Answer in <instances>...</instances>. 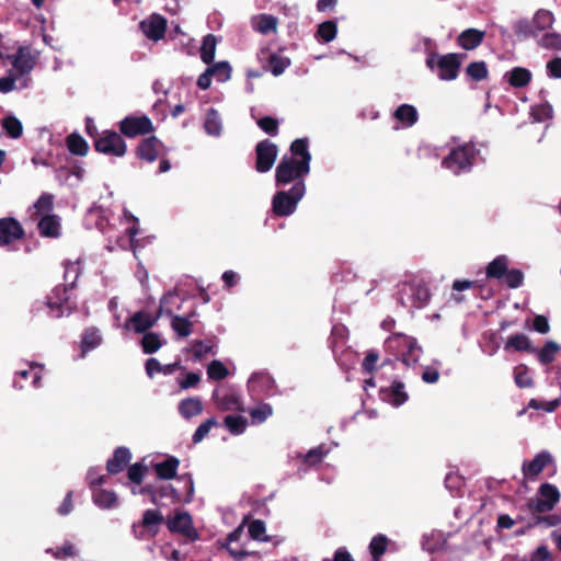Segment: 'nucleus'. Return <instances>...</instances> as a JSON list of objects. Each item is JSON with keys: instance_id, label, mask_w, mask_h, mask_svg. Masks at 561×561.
Listing matches in <instances>:
<instances>
[{"instance_id": "obj_1", "label": "nucleus", "mask_w": 561, "mask_h": 561, "mask_svg": "<svg viewBox=\"0 0 561 561\" xmlns=\"http://www.w3.org/2000/svg\"><path fill=\"white\" fill-rule=\"evenodd\" d=\"M309 173L310 165L297 162L294 157L285 154L275 169V185L280 187L289 183H293V185L306 184L305 179Z\"/></svg>"}, {"instance_id": "obj_2", "label": "nucleus", "mask_w": 561, "mask_h": 561, "mask_svg": "<svg viewBox=\"0 0 561 561\" xmlns=\"http://www.w3.org/2000/svg\"><path fill=\"white\" fill-rule=\"evenodd\" d=\"M174 299V293H167L165 295L162 296L159 309L154 317H151L150 314L142 310L137 311L126 320L125 328L129 329L131 327L133 330L138 334L147 333L149 329L156 325L157 321L162 314L172 316L173 310L168 307V304Z\"/></svg>"}, {"instance_id": "obj_3", "label": "nucleus", "mask_w": 561, "mask_h": 561, "mask_svg": "<svg viewBox=\"0 0 561 561\" xmlns=\"http://www.w3.org/2000/svg\"><path fill=\"white\" fill-rule=\"evenodd\" d=\"M478 153L479 150L476 148L474 144L467 142L451 149L443 159L442 164L455 174L469 172Z\"/></svg>"}, {"instance_id": "obj_4", "label": "nucleus", "mask_w": 561, "mask_h": 561, "mask_svg": "<svg viewBox=\"0 0 561 561\" xmlns=\"http://www.w3.org/2000/svg\"><path fill=\"white\" fill-rule=\"evenodd\" d=\"M306 193V184L298 183L289 190L277 191L272 199V210L277 217H287L295 213L299 201Z\"/></svg>"}, {"instance_id": "obj_5", "label": "nucleus", "mask_w": 561, "mask_h": 561, "mask_svg": "<svg viewBox=\"0 0 561 561\" xmlns=\"http://www.w3.org/2000/svg\"><path fill=\"white\" fill-rule=\"evenodd\" d=\"M463 55L450 53L447 55H439L432 53L426 59V66L434 70L437 67V76L440 80L451 81L458 77L461 60L460 57Z\"/></svg>"}, {"instance_id": "obj_6", "label": "nucleus", "mask_w": 561, "mask_h": 561, "mask_svg": "<svg viewBox=\"0 0 561 561\" xmlns=\"http://www.w3.org/2000/svg\"><path fill=\"white\" fill-rule=\"evenodd\" d=\"M93 146L96 152L106 156L124 157L127 152V145L122 134L111 129L96 135Z\"/></svg>"}, {"instance_id": "obj_7", "label": "nucleus", "mask_w": 561, "mask_h": 561, "mask_svg": "<svg viewBox=\"0 0 561 561\" xmlns=\"http://www.w3.org/2000/svg\"><path fill=\"white\" fill-rule=\"evenodd\" d=\"M163 523L164 517L158 510H146L141 520L133 524L131 531L135 538L149 540L158 535Z\"/></svg>"}, {"instance_id": "obj_8", "label": "nucleus", "mask_w": 561, "mask_h": 561, "mask_svg": "<svg viewBox=\"0 0 561 561\" xmlns=\"http://www.w3.org/2000/svg\"><path fill=\"white\" fill-rule=\"evenodd\" d=\"M69 287L65 284L57 285L47 296L44 305L48 308V314L51 318H60L64 314H70L73 310L69 301Z\"/></svg>"}, {"instance_id": "obj_9", "label": "nucleus", "mask_w": 561, "mask_h": 561, "mask_svg": "<svg viewBox=\"0 0 561 561\" xmlns=\"http://www.w3.org/2000/svg\"><path fill=\"white\" fill-rule=\"evenodd\" d=\"M553 14L545 9L538 10L533 20H520L515 25L517 35L536 36L539 32L550 28L553 24Z\"/></svg>"}, {"instance_id": "obj_10", "label": "nucleus", "mask_w": 561, "mask_h": 561, "mask_svg": "<svg viewBox=\"0 0 561 561\" xmlns=\"http://www.w3.org/2000/svg\"><path fill=\"white\" fill-rule=\"evenodd\" d=\"M119 133L127 138L146 136L154 131L153 124L147 115H128L118 123Z\"/></svg>"}, {"instance_id": "obj_11", "label": "nucleus", "mask_w": 561, "mask_h": 561, "mask_svg": "<svg viewBox=\"0 0 561 561\" xmlns=\"http://www.w3.org/2000/svg\"><path fill=\"white\" fill-rule=\"evenodd\" d=\"M255 170L259 173L268 172L278 156L277 145L270 139H263L255 145Z\"/></svg>"}, {"instance_id": "obj_12", "label": "nucleus", "mask_w": 561, "mask_h": 561, "mask_svg": "<svg viewBox=\"0 0 561 561\" xmlns=\"http://www.w3.org/2000/svg\"><path fill=\"white\" fill-rule=\"evenodd\" d=\"M25 230L21 222L13 217L0 218V247L13 249L16 241L24 239Z\"/></svg>"}, {"instance_id": "obj_13", "label": "nucleus", "mask_w": 561, "mask_h": 561, "mask_svg": "<svg viewBox=\"0 0 561 561\" xmlns=\"http://www.w3.org/2000/svg\"><path fill=\"white\" fill-rule=\"evenodd\" d=\"M213 400L218 411H245L240 394L232 387L216 389Z\"/></svg>"}, {"instance_id": "obj_14", "label": "nucleus", "mask_w": 561, "mask_h": 561, "mask_svg": "<svg viewBox=\"0 0 561 561\" xmlns=\"http://www.w3.org/2000/svg\"><path fill=\"white\" fill-rule=\"evenodd\" d=\"M167 527L171 533L181 534L192 541L198 538L192 517L187 512H176L173 517H169Z\"/></svg>"}, {"instance_id": "obj_15", "label": "nucleus", "mask_w": 561, "mask_h": 561, "mask_svg": "<svg viewBox=\"0 0 561 561\" xmlns=\"http://www.w3.org/2000/svg\"><path fill=\"white\" fill-rule=\"evenodd\" d=\"M162 149H164L162 141L156 136H149L140 140L135 153L138 159L151 163L161 157Z\"/></svg>"}, {"instance_id": "obj_16", "label": "nucleus", "mask_w": 561, "mask_h": 561, "mask_svg": "<svg viewBox=\"0 0 561 561\" xmlns=\"http://www.w3.org/2000/svg\"><path fill=\"white\" fill-rule=\"evenodd\" d=\"M553 463V457L549 451L542 450L538 453L533 460L524 461L522 472L524 479L535 480L546 467Z\"/></svg>"}, {"instance_id": "obj_17", "label": "nucleus", "mask_w": 561, "mask_h": 561, "mask_svg": "<svg viewBox=\"0 0 561 561\" xmlns=\"http://www.w3.org/2000/svg\"><path fill=\"white\" fill-rule=\"evenodd\" d=\"M408 293L411 295V306L414 308L424 307L431 299L430 288L423 282L403 284L400 294Z\"/></svg>"}, {"instance_id": "obj_18", "label": "nucleus", "mask_w": 561, "mask_h": 561, "mask_svg": "<svg viewBox=\"0 0 561 561\" xmlns=\"http://www.w3.org/2000/svg\"><path fill=\"white\" fill-rule=\"evenodd\" d=\"M380 398L393 407H400L408 401L409 394L402 381L393 380L389 387L380 389Z\"/></svg>"}, {"instance_id": "obj_19", "label": "nucleus", "mask_w": 561, "mask_h": 561, "mask_svg": "<svg viewBox=\"0 0 561 561\" xmlns=\"http://www.w3.org/2000/svg\"><path fill=\"white\" fill-rule=\"evenodd\" d=\"M140 25L146 36L152 41L163 38L167 32V19L160 14H152L148 21H142Z\"/></svg>"}, {"instance_id": "obj_20", "label": "nucleus", "mask_w": 561, "mask_h": 561, "mask_svg": "<svg viewBox=\"0 0 561 561\" xmlns=\"http://www.w3.org/2000/svg\"><path fill=\"white\" fill-rule=\"evenodd\" d=\"M131 459V453L127 447H117L112 458L106 462V470L110 474H118L124 471Z\"/></svg>"}, {"instance_id": "obj_21", "label": "nucleus", "mask_w": 561, "mask_h": 561, "mask_svg": "<svg viewBox=\"0 0 561 561\" xmlns=\"http://www.w3.org/2000/svg\"><path fill=\"white\" fill-rule=\"evenodd\" d=\"M247 520H248V517H244L242 523L227 536L226 543L224 545V547L227 548L229 554L232 558H234L236 560H241V559L252 554V552H250L243 548H233L232 547V543L238 542L241 539V537L243 536L244 525H245Z\"/></svg>"}, {"instance_id": "obj_22", "label": "nucleus", "mask_w": 561, "mask_h": 561, "mask_svg": "<svg viewBox=\"0 0 561 561\" xmlns=\"http://www.w3.org/2000/svg\"><path fill=\"white\" fill-rule=\"evenodd\" d=\"M60 219L57 215L46 214L37 222L39 234L44 238H58L60 236Z\"/></svg>"}, {"instance_id": "obj_23", "label": "nucleus", "mask_w": 561, "mask_h": 561, "mask_svg": "<svg viewBox=\"0 0 561 561\" xmlns=\"http://www.w3.org/2000/svg\"><path fill=\"white\" fill-rule=\"evenodd\" d=\"M485 32L477 28H467L461 32L457 38V43L466 50H472L481 45Z\"/></svg>"}, {"instance_id": "obj_24", "label": "nucleus", "mask_w": 561, "mask_h": 561, "mask_svg": "<svg viewBox=\"0 0 561 561\" xmlns=\"http://www.w3.org/2000/svg\"><path fill=\"white\" fill-rule=\"evenodd\" d=\"M12 65L19 73L25 75L33 70L35 60L28 48L20 47L13 58Z\"/></svg>"}, {"instance_id": "obj_25", "label": "nucleus", "mask_w": 561, "mask_h": 561, "mask_svg": "<svg viewBox=\"0 0 561 561\" xmlns=\"http://www.w3.org/2000/svg\"><path fill=\"white\" fill-rule=\"evenodd\" d=\"M309 140L308 138H298L295 139L289 147L290 156L297 159V162L305 163L306 165H310L311 162V153L308 150Z\"/></svg>"}, {"instance_id": "obj_26", "label": "nucleus", "mask_w": 561, "mask_h": 561, "mask_svg": "<svg viewBox=\"0 0 561 561\" xmlns=\"http://www.w3.org/2000/svg\"><path fill=\"white\" fill-rule=\"evenodd\" d=\"M179 465L180 460L176 457L170 456L164 461L156 463L153 468L159 479L171 480L176 477Z\"/></svg>"}, {"instance_id": "obj_27", "label": "nucleus", "mask_w": 561, "mask_h": 561, "mask_svg": "<svg viewBox=\"0 0 561 561\" xmlns=\"http://www.w3.org/2000/svg\"><path fill=\"white\" fill-rule=\"evenodd\" d=\"M92 500L93 503L101 508L108 510L118 505L116 493L101 488L92 491Z\"/></svg>"}, {"instance_id": "obj_28", "label": "nucleus", "mask_w": 561, "mask_h": 561, "mask_svg": "<svg viewBox=\"0 0 561 561\" xmlns=\"http://www.w3.org/2000/svg\"><path fill=\"white\" fill-rule=\"evenodd\" d=\"M508 264L510 261L506 255L496 256L485 268L486 277L494 279L503 278L508 270Z\"/></svg>"}, {"instance_id": "obj_29", "label": "nucleus", "mask_w": 561, "mask_h": 561, "mask_svg": "<svg viewBox=\"0 0 561 561\" xmlns=\"http://www.w3.org/2000/svg\"><path fill=\"white\" fill-rule=\"evenodd\" d=\"M561 346L556 341H547L540 350H536L537 359L541 365H549L554 362Z\"/></svg>"}, {"instance_id": "obj_30", "label": "nucleus", "mask_w": 561, "mask_h": 561, "mask_svg": "<svg viewBox=\"0 0 561 561\" xmlns=\"http://www.w3.org/2000/svg\"><path fill=\"white\" fill-rule=\"evenodd\" d=\"M505 350L513 348L517 352L535 353L536 348L533 346L529 337L523 333H516L510 336L504 346Z\"/></svg>"}, {"instance_id": "obj_31", "label": "nucleus", "mask_w": 561, "mask_h": 561, "mask_svg": "<svg viewBox=\"0 0 561 561\" xmlns=\"http://www.w3.org/2000/svg\"><path fill=\"white\" fill-rule=\"evenodd\" d=\"M508 83L514 88H524L529 84L531 80V72L523 67H515L506 72Z\"/></svg>"}, {"instance_id": "obj_32", "label": "nucleus", "mask_w": 561, "mask_h": 561, "mask_svg": "<svg viewBox=\"0 0 561 561\" xmlns=\"http://www.w3.org/2000/svg\"><path fill=\"white\" fill-rule=\"evenodd\" d=\"M179 412L186 420L199 415L203 412L202 400L196 397L183 399L179 404Z\"/></svg>"}, {"instance_id": "obj_33", "label": "nucleus", "mask_w": 561, "mask_h": 561, "mask_svg": "<svg viewBox=\"0 0 561 561\" xmlns=\"http://www.w3.org/2000/svg\"><path fill=\"white\" fill-rule=\"evenodd\" d=\"M527 510L531 515L530 522H535L536 517L542 516L553 510V507L540 496L530 497L526 503Z\"/></svg>"}, {"instance_id": "obj_34", "label": "nucleus", "mask_w": 561, "mask_h": 561, "mask_svg": "<svg viewBox=\"0 0 561 561\" xmlns=\"http://www.w3.org/2000/svg\"><path fill=\"white\" fill-rule=\"evenodd\" d=\"M393 116L403 125L413 126L417 119L419 114L416 108L410 104H401L396 111Z\"/></svg>"}, {"instance_id": "obj_35", "label": "nucleus", "mask_w": 561, "mask_h": 561, "mask_svg": "<svg viewBox=\"0 0 561 561\" xmlns=\"http://www.w3.org/2000/svg\"><path fill=\"white\" fill-rule=\"evenodd\" d=\"M66 144L68 150L72 154L84 157L89 151L88 142L81 135L77 133H72L69 136H67Z\"/></svg>"}, {"instance_id": "obj_36", "label": "nucleus", "mask_w": 561, "mask_h": 561, "mask_svg": "<svg viewBox=\"0 0 561 561\" xmlns=\"http://www.w3.org/2000/svg\"><path fill=\"white\" fill-rule=\"evenodd\" d=\"M179 367V363L162 365L157 358H148L145 368L146 374L152 378L156 373H161L164 375L173 374Z\"/></svg>"}, {"instance_id": "obj_37", "label": "nucleus", "mask_w": 561, "mask_h": 561, "mask_svg": "<svg viewBox=\"0 0 561 561\" xmlns=\"http://www.w3.org/2000/svg\"><path fill=\"white\" fill-rule=\"evenodd\" d=\"M33 208L34 213L32 216L36 218L50 214L54 209V195L50 193H43L33 205Z\"/></svg>"}, {"instance_id": "obj_38", "label": "nucleus", "mask_w": 561, "mask_h": 561, "mask_svg": "<svg viewBox=\"0 0 561 561\" xmlns=\"http://www.w3.org/2000/svg\"><path fill=\"white\" fill-rule=\"evenodd\" d=\"M217 42V37L214 34H207L203 38L201 47V59L203 62L210 65L214 61Z\"/></svg>"}, {"instance_id": "obj_39", "label": "nucleus", "mask_w": 561, "mask_h": 561, "mask_svg": "<svg viewBox=\"0 0 561 561\" xmlns=\"http://www.w3.org/2000/svg\"><path fill=\"white\" fill-rule=\"evenodd\" d=\"M537 495L548 502L553 508L560 502L561 497L559 489L549 482H545L538 488Z\"/></svg>"}, {"instance_id": "obj_40", "label": "nucleus", "mask_w": 561, "mask_h": 561, "mask_svg": "<svg viewBox=\"0 0 561 561\" xmlns=\"http://www.w3.org/2000/svg\"><path fill=\"white\" fill-rule=\"evenodd\" d=\"M388 543L389 539L382 534L373 537L368 547L373 561H380L381 557L387 551Z\"/></svg>"}, {"instance_id": "obj_41", "label": "nucleus", "mask_w": 561, "mask_h": 561, "mask_svg": "<svg viewBox=\"0 0 561 561\" xmlns=\"http://www.w3.org/2000/svg\"><path fill=\"white\" fill-rule=\"evenodd\" d=\"M102 337L95 328L84 330L81 339L82 353H87L101 344Z\"/></svg>"}, {"instance_id": "obj_42", "label": "nucleus", "mask_w": 561, "mask_h": 561, "mask_svg": "<svg viewBox=\"0 0 561 561\" xmlns=\"http://www.w3.org/2000/svg\"><path fill=\"white\" fill-rule=\"evenodd\" d=\"M224 425L232 435H241L248 426V421L241 415H227L224 419Z\"/></svg>"}, {"instance_id": "obj_43", "label": "nucleus", "mask_w": 561, "mask_h": 561, "mask_svg": "<svg viewBox=\"0 0 561 561\" xmlns=\"http://www.w3.org/2000/svg\"><path fill=\"white\" fill-rule=\"evenodd\" d=\"M205 130L208 135L219 136L221 133V121L215 108H209L206 113Z\"/></svg>"}, {"instance_id": "obj_44", "label": "nucleus", "mask_w": 561, "mask_h": 561, "mask_svg": "<svg viewBox=\"0 0 561 561\" xmlns=\"http://www.w3.org/2000/svg\"><path fill=\"white\" fill-rule=\"evenodd\" d=\"M466 75L477 82L486 79L489 70L485 61L481 60L470 62L466 68Z\"/></svg>"}, {"instance_id": "obj_45", "label": "nucleus", "mask_w": 561, "mask_h": 561, "mask_svg": "<svg viewBox=\"0 0 561 561\" xmlns=\"http://www.w3.org/2000/svg\"><path fill=\"white\" fill-rule=\"evenodd\" d=\"M2 129L10 138L18 139L23 134L22 123L15 116H7L2 121Z\"/></svg>"}, {"instance_id": "obj_46", "label": "nucleus", "mask_w": 561, "mask_h": 561, "mask_svg": "<svg viewBox=\"0 0 561 561\" xmlns=\"http://www.w3.org/2000/svg\"><path fill=\"white\" fill-rule=\"evenodd\" d=\"M208 73H211L219 82H226L231 77V66L228 61L216 62L208 68Z\"/></svg>"}, {"instance_id": "obj_47", "label": "nucleus", "mask_w": 561, "mask_h": 561, "mask_svg": "<svg viewBox=\"0 0 561 561\" xmlns=\"http://www.w3.org/2000/svg\"><path fill=\"white\" fill-rule=\"evenodd\" d=\"M171 328L178 333L181 337H186L192 333L193 322H191L187 318L181 316H171Z\"/></svg>"}, {"instance_id": "obj_48", "label": "nucleus", "mask_w": 561, "mask_h": 561, "mask_svg": "<svg viewBox=\"0 0 561 561\" xmlns=\"http://www.w3.org/2000/svg\"><path fill=\"white\" fill-rule=\"evenodd\" d=\"M337 33V24L335 21L329 20L319 24L317 35L324 42L333 41Z\"/></svg>"}, {"instance_id": "obj_49", "label": "nucleus", "mask_w": 561, "mask_h": 561, "mask_svg": "<svg viewBox=\"0 0 561 561\" xmlns=\"http://www.w3.org/2000/svg\"><path fill=\"white\" fill-rule=\"evenodd\" d=\"M215 343L211 340L195 341L192 345L193 356L196 360H202L207 354H215Z\"/></svg>"}, {"instance_id": "obj_50", "label": "nucleus", "mask_w": 561, "mask_h": 561, "mask_svg": "<svg viewBox=\"0 0 561 561\" xmlns=\"http://www.w3.org/2000/svg\"><path fill=\"white\" fill-rule=\"evenodd\" d=\"M47 553H50L57 560H66L68 558L77 557L78 552L71 542H65L61 547L49 548L46 550Z\"/></svg>"}, {"instance_id": "obj_51", "label": "nucleus", "mask_w": 561, "mask_h": 561, "mask_svg": "<svg viewBox=\"0 0 561 561\" xmlns=\"http://www.w3.org/2000/svg\"><path fill=\"white\" fill-rule=\"evenodd\" d=\"M162 343L158 333L147 332L144 334L141 340V346L145 354H153L160 347Z\"/></svg>"}, {"instance_id": "obj_52", "label": "nucleus", "mask_w": 561, "mask_h": 561, "mask_svg": "<svg viewBox=\"0 0 561 561\" xmlns=\"http://www.w3.org/2000/svg\"><path fill=\"white\" fill-rule=\"evenodd\" d=\"M249 536L253 540L270 541V537L265 536V523L261 519H254L248 525Z\"/></svg>"}, {"instance_id": "obj_53", "label": "nucleus", "mask_w": 561, "mask_h": 561, "mask_svg": "<svg viewBox=\"0 0 561 561\" xmlns=\"http://www.w3.org/2000/svg\"><path fill=\"white\" fill-rule=\"evenodd\" d=\"M277 26V19L270 14H260L257 16V21L254 25V28L262 33V34H268L276 30Z\"/></svg>"}, {"instance_id": "obj_54", "label": "nucleus", "mask_w": 561, "mask_h": 561, "mask_svg": "<svg viewBox=\"0 0 561 561\" xmlns=\"http://www.w3.org/2000/svg\"><path fill=\"white\" fill-rule=\"evenodd\" d=\"M289 58L277 54H272L268 58L271 72L276 77L280 76L286 70V68L289 67Z\"/></svg>"}, {"instance_id": "obj_55", "label": "nucleus", "mask_w": 561, "mask_h": 561, "mask_svg": "<svg viewBox=\"0 0 561 561\" xmlns=\"http://www.w3.org/2000/svg\"><path fill=\"white\" fill-rule=\"evenodd\" d=\"M148 473V467L142 462H136L128 467L127 477L134 484L140 485L145 476Z\"/></svg>"}, {"instance_id": "obj_56", "label": "nucleus", "mask_w": 561, "mask_h": 561, "mask_svg": "<svg viewBox=\"0 0 561 561\" xmlns=\"http://www.w3.org/2000/svg\"><path fill=\"white\" fill-rule=\"evenodd\" d=\"M561 524V516L558 514H545L542 516L536 517L535 522H529L527 524V529L537 527V526H543L546 528L556 527Z\"/></svg>"}, {"instance_id": "obj_57", "label": "nucleus", "mask_w": 561, "mask_h": 561, "mask_svg": "<svg viewBox=\"0 0 561 561\" xmlns=\"http://www.w3.org/2000/svg\"><path fill=\"white\" fill-rule=\"evenodd\" d=\"M227 367L220 360H213L207 367V376L211 380L220 381L228 376Z\"/></svg>"}, {"instance_id": "obj_58", "label": "nucleus", "mask_w": 561, "mask_h": 561, "mask_svg": "<svg viewBox=\"0 0 561 561\" xmlns=\"http://www.w3.org/2000/svg\"><path fill=\"white\" fill-rule=\"evenodd\" d=\"M273 409L267 403H261L259 407L250 410V416L253 424L263 423L270 415H272Z\"/></svg>"}, {"instance_id": "obj_59", "label": "nucleus", "mask_w": 561, "mask_h": 561, "mask_svg": "<svg viewBox=\"0 0 561 561\" xmlns=\"http://www.w3.org/2000/svg\"><path fill=\"white\" fill-rule=\"evenodd\" d=\"M404 344L408 351L402 354V362L410 366L419 360L421 348L416 345L414 340H405Z\"/></svg>"}, {"instance_id": "obj_60", "label": "nucleus", "mask_w": 561, "mask_h": 561, "mask_svg": "<svg viewBox=\"0 0 561 561\" xmlns=\"http://www.w3.org/2000/svg\"><path fill=\"white\" fill-rule=\"evenodd\" d=\"M218 424L216 417H209L203 422L193 434L192 440L194 444L201 443L209 433V431Z\"/></svg>"}, {"instance_id": "obj_61", "label": "nucleus", "mask_w": 561, "mask_h": 561, "mask_svg": "<svg viewBox=\"0 0 561 561\" xmlns=\"http://www.w3.org/2000/svg\"><path fill=\"white\" fill-rule=\"evenodd\" d=\"M514 379L519 388H529L534 385L533 378L528 375V368L525 365L515 368Z\"/></svg>"}, {"instance_id": "obj_62", "label": "nucleus", "mask_w": 561, "mask_h": 561, "mask_svg": "<svg viewBox=\"0 0 561 561\" xmlns=\"http://www.w3.org/2000/svg\"><path fill=\"white\" fill-rule=\"evenodd\" d=\"M257 126L267 135L276 136L278 134L279 123L272 116H264L256 121Z\"/></svg>"}, {"instance_id": "obj_63", "label": "nucleus", "mask_w": 561, "mask_h": 561, "mask_svg": "<svg viewBox=\"0 0 561 561\" xmlns=\"http://www.w3.org/2000/svg\"><path fill=\"white\" fill-rule=\"evenodd\" d=\"M378 360L379 353L375 350L368 351L362 363L363 371L373 375L378 368Z\"/></svg>"}, {"instance_id": "obj_64", "label": "nucleus", "mask_w": 561, "mask_h": 561, "mask_svg": "<svg viewBox=\"0 0 561 561\" xmlns=\"http://www.w3.org/2000/svg\"><path fill=\"white\" fill-rule=\"evenodd\" d=\"M539 45L547 49H561V35L558 33H546L539 41Z\"/></svg>"}]
</instances>
